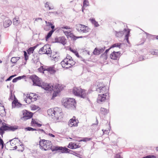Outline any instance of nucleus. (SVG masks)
<instances>
[{
    "mask_svg": "<svg viewBox=\"0 0 158 158\" xmlns=\"http://www.w3.org/2000/svg\"><path fill=\"white\" fill-rule=\"evenodd\" d=\"M82 37H83L82 36H78V37H77V36H74V40H76V39H77V38H82Z\"/></svg>",
    "mask_w": 158,
    "mask_h": 158,
    "instance_id": "nucleus-52",
    "label": "nucleus"
},
{
    "mask_svg": "<svg viewBox=\"0 0 158 158\" xmlns=\"http://www.w3.org/2000/svg\"><path fill=\"white\" fill-rule=\"evenodd\" d=\"M31 123L32 124H36V121L33 119H32Z\"/></svg>",
    "mask_w": 158,
    "mask_h": 158,
    "instance_id": "nucleus-55",
    "label": "nucleus"
},
{
    "mask_svg": "<svg viewBox=\"0 0 158 158\" xmlns=\"http://www.w3.org/2000/svg\"><path fill=\"white\" fill-rule=\"evenodd\" d=\"M89 2L88 0H83V7H86L89 5Z\"/></svg>",
    "mask_w": 158,
    "mask_h": 158,
    "instance_id": "nucleus-35",
    "label": "nucleus"
},
{
    "mask_svg": "<svg viewBox=\"0 0 158 158\" xmlns=\"http://www.w3.org/2000/svg\"><path fill=\"white\" fill-rule=\"evenodd\" d=\"M36 125L38 127H40L42 126V125L41 124L38 123H36Z\"/></svg>",
    "mask_w": 158,
    "mask_h": 158,
    "instance_id": "nucleus-60",
    "label": "nucleus"
},
{
    "mask_svg": "<svg viewBox=\"0 0 158 158\" xmlns=\"http://www.w3.org/2000/svg\"><path fill=\"white\" fill-rule=\"evenodd\" d=\"M23 116L21 117L20 119L23 121H25L29 119L32 117L33 114L32 113L26 110H23L22 111Z\"/></svg>",
    "mask_w": 158,
    "mask_h": 158,
    "instance_id": "nucleus-9",
    "label": "nucleus"
},
{
    "mask_svg": "<svg viewBox=\"0 0 158 158\" xmlns=\"http://www.w3.org/2000/svg\"><path fill=\"white\" fill-rule=\"evenodd\" d=\"M80 147L76 143H73L71 142L69 143V145L68 146V147L69 148L71 149H76L77 148H79Z\"/></svg>",
    "mask_w": 158,
    "mask_h": 158,
    "instance_id": "nucleus-19",
    "label": "nucleus"
},
{
    "mask_svg": "<svg viewBox=\"0 0 158 158\" xmlns=\"http://www.w3.org/2000/svg\"><path fill=\"white\" fill-rule=\"evenodd\" d=\"M1 148L2 149L4 147V143L1 144Z\"/></svg>",
    "mask_w": 158,
    "mask_h": 158,
    "instance_id": "nucleus-63",
    "label": "nucleus"
},
{
    "mask_svg": "<svg viewBox=\"0 0 158 158\" xmlns=\"http://www.w3.org/2000/svg\"><path fill=\"white\" fill-rule=\"evenodd\" d=\"M37 131H41L42 132H43L44 133H45V132L44 131L43 129H37Z\"/></svg>",
    "mask_w": 158,
    "mask_h": 158,
    "instance_id": "nucleus-54",
    "label": "nucleus"
},
{
    "mask_svg": "<svg viewBox=\"0 0 158 158\" xmlns=\"http://www.w3.org/2000/svg\"><path fill=\"white\" fill-rule=\"evenodd\" d=\"M31 95H32V101H35L37 100V96L35 94L31 93Z\"/></svg>",
    "mask_w": 158,
    "mask_h": 158,
    "instance_id": "nucleus-32",
    "label": "nucleus"
},
{
    "mask_svg": "<svg viewBox=\"0 0 158 158\" xmlns=\"http://www.w3.org/2000/svg\"><path fill=\"white\" fill-rule=\"evenodd\" d=\"M72 59V57L69 55H67L66 58H65L61 62V64L63 67H65V66L64 65L66 63H68V61L69 60Z\"/></svg>",
    "mask_w": 158,
    "mask_h": 158,
    "instance_id": "nucleus-16",
    "label": "nucleus"
},
{
    "mask_svg": "<svg viewBox=\"0 0 158 158\" xmlns=\"http://www.w3.org/2000/svg\"><path fill=\"white\" fill-rule=\"evenodd\" d=\"M39 44H37L35 46L30 48L27 50V52L29 55H30L31 53H32L35 49L38 46Z\"/></svg>",
    "mask_w": 158,
    "mask_h": 158,
    "instance_id": "nucleus-21",
    "label": "nucleus"
},
{
    "mask_svg": "<svg viewBox=\"0 0 158 158\" xmlns=\"http://www.w3.org/2000/svg\"><path fill=\"white\" fill-rule=\"evenodd\" d=\"M18 126H9L6 125H3L0 127V134L2 137L5 131H14L18 129Z\"/></svg>",
    "mask_w": 158,
    "mask_h": 158,
    "instance_id": "nucleus-4",
    "label": "nucleus"
},
{
    "mask_svg": "<svg viewBox=\"0 0 158 158\" xmlns=\"http://www.w3.org/2000/svg\"><path fill=\"white\" fill-rule=\"evenodd\" d=\"M33 82V85L41 87L46 90H52L53 86L51 84L42 82L40 78L38 77L36 75H33L30 77Z\"/></svg>",
    "mask_w": 158,
    "mask_h": 158,
    "instance_id": "nucleus-2",
    "label": "nucleus"
},
{
    "mask_svg": "<svg viewBox=\"0 0 158 158\" xmlns=\"http://www.w3.org/2000/svg\"><path fill=\"white\" fill-rule=\"evenodd\" d=\"M17 139V138H15L14 139H11L10 140V144L11 146H13L15 144V141L14 140V139Z\"/></svg>",
    "mask_w": 158,
    "mask_h": 158,
    "instance_id": "nucleus-42",
    "label": "nucleus"
},
{
    "mask_svg": "<svg viewBox=\"0 0 158 158\" xmlns=\"http://www.w3.org/2000/svg\"><path fill=\"white\" fill-rule=\"evenodd\" d=\"M78 123V120L76 119L75 116L71 119L68 122V125L69 127H72L73 126L76 127L77 126V124Z\"/></svg>",
    "mask_w": 158,
    "mask_h": 158,
    "instance_id": "nucleus-11",
    "label": "nucleus"
},
{
    "mask_svg": "<svg viewBox=\"0 0 158 158\" xmlns=\"http://www.w3.org/2000/svg\"><path fill=\"white\" fill-rule=\"evenodd\" d=\"M4 143L3 140L1 138H0V146Z\"/></svg>",
    "mask_w": 158,
    "mask_h": 158,
    "instance_id": "nucleus-51",
    "label": "nucleus"
},
{
    "mask_svg": "<svg viewBox=\"0 0 158 158\" xmlns=\"http://www.w3.org/2000/svg\"><path fill=\"white\" fill-rule=\"evenodd\" d=\"M24 55L25 58V60L26 61L28 59V56L27 55V52L24 51Z\"/></svg>",
    "mask_w": 158,
    "mask_h": 158,
    "instance_id": "nucleus-39",
    "label": "nucleus"
},
{
    "mask_svg": "<svg viewBox=\"0 0 158 158\" xmlns=\"http://www.w3.org/2000/svg\"><path fill=\"white\" fill-rule=\"evenodd\" d=\"M158 51L156 50H153L151 52V53L153 55H158Z\"/></svg>",
    "mask_w": 158,
    "mask_h": 158,
    "instance_id": "nucleus-37",
    "label": "nucleus"
},
{
    "mask_svg": "<svg viewBox=\"0 0 158 158\" xmlns=\"http://www.w3.org/2000/svg\"><path fill=\"white\" fill-rule=\"evenodd\" d=\"M107 95L105 94H99L98 98L97 99V101L98 103H100L102 102H104L106 98V97Z\"/></svg>",
    "mask_w": 158,
    "mask_h": 158,
    "instance_id": "nucleus-13",
    "label": "nucleus"
},
{
    "mask_svg": "<svg viewBox=\"0 0 158 158\" xmlns=\"http://www.w3.org/2000/svg\"><path fill=\"white\" fill-rule=\"evenodd\" d=\"M66 63V64H65L64 65V66H65V67L63 68L66 69H68L74 65L75 63V62L72 59L69 60L68 61V64L67 63Z\"/></svg>",
    "mask_w": 158,
    "mask_h": 158,
    "instance_id": "nucleus-17",
    "label": "nucleus"
},
{
    "mask_svg": "<svg viewBox=\"0 0 158 158\" xmlns=\"http://www.w3.org/2000/svg\"><path fill=\"white\" fill-rule=\"evenodd\" d=\"M53 32V30H51L48 32L45 37V39L46 40L51 36Z\"/></svg>",
    "mask_w": 158,
    "mask_h": 158,
    "instance_id": "nucleus-23",
    "label": "nucleus"
},
{
    "mask_svg": "<svg viewBox=\"0 0 158 158\" xmlns=\"http://www.w3.org/2000/svg\"><path fill=\"white\" fill-rule=\"evenodd\" d=\"M17 80L16 78H14L13 80H12V82L14 83H15V82H16L17 81Z\"/></svg>",
    "mask_w": 158,
    "mask_h": 158,
    "instance_id": "nucleus-57",
    "label": "nucleus"
},
{
    "mask_svg": "<svg viewBox=\"0 0 158 158\" xmlns=\"http://www.w3.org/2000/svg\"><path fill=\"white\" fill-rule=\"evenodd\" d=\"M73 93L75 95L83 98H85L87 95L86 90L82 89L79 87H74L73 90Z\"/></svg>",
    "mask_w": 158,
    "mask_h": 158,
    "instance_id": "nucleus-3",
    "label": "nucleus"
},
{
    "mask_svg": "<svg viewBox=\"0 0 158 158\" xmlns=\"http://www.w3.org/2000/svg\"><path fill=\"white\" fill-rule=\"evenodd\" d=\"M66 39L63 36L56 38L55 39V43H60L64 45L66 44Z\"/></svg>",
    "mask_w": 158,
    "mask_h": 158,
    "instance_id": "nucleus-12",
    "label": "nucleus"
},
{
    "mask_svg": "<svg viewBox=\"0 0 158 158\" xmlns=\"http://www.w3.org/2000/svg\"><path fill=\"white\" fill-rule=\"evenodd\" d=\"M45 23L48 26H51L52 25V23L51 22H48L47 21H45Z\"/></svg>",
    "mask_w": 158,
    "mask_h": 158,
    "instance_id": "nucleus-44",
    "label": "nucleus"
},
{
    "mask_svg": "<svg viewBox=\"0 0 158 158\" xmlns=\"http://www.w3.org/2000/svg\"><path fill=\"white\" fill-rule=\"evenodd\" d=\"M24 77H25V76H19L16 78L17 80H20L21 79H22Z\"/></svg>",
    "mask_w": 158,
    "mask_h": 158,
    "instance_id": "nucleus-45",
    "label": "nucleus"
},
{
    "mask_svg": "<svg viewBox=\"0 0 158 158\" xmlns=\"http://www.w3.org/2000/svg\"><path fill=\"white\" fill-rule=\"evenodd\" d=\"M110 49V48L109 49H106L104 53L102 54V55L106 57H107V54Z\"/></svg>",
    "mask_w": 158,
    "mask_h": 158,
    "instance_id": "nucleus-41",
    "label": "nucleus"
},
{
    "mask_svg": "<svg viewBox=\"0 0 158 158\" xmlns=\"http://www.w3.org/2000/svg\"><path fill=\"white\" fill-rule=\"evenodd\" d=\"M120 52H115L114 51L113 52L110 54V57L113 60H117L119 58Z\"/></svg>",
    "mask_w": 158,
    "mask_h": 158,
    "instance_id": "nucleus-14",
    "label": "nucleus"
},
{
    "mask_svg": "<svg viewBox=\"0 0 158 158\" xmlns=\"http://www.w3.org/2000/svg\"><path fill=\"white\" fill-rule=\"evenodd\" d=\"M0 107L2 110H0V114H2L3 115L6 114L5 109L4 106H1Z\"/></svg>",
    "mask_w": 158,
    "mask_h": 158,
    "instance_id": "nucleus-29",
    "label": "nucleus"
},
{
    "mask_svg": "<svg viewBox=\"0 0 158 158\" xmlns=\"http://www.w3.org/2000/svg\"><path fill=\"white\" fill-rule=\"evenodd\" d=\"M124 32H126V34L125 36V39L126 40H128V39L130 33V31L129 30H127L126 28H125L124 29Z\"/></svg>",
    "mask_w": 158,
    "mask_h": 158,
    "instance_id": "nucleus-27",
    "label": "nucleus"
},
{
    "mask_svg": "<svg viewBox=\"0 0 158 158\" xmlns=\"http://www.w3.org/2000/svg\"><path fill=\"white\" fill-rule=\"evenodd\" d=\"M85 139L86 140V141H89L92 139V138H90L85 137Z\"/></svg>",
    "mask_w": 158,
    "mask_h": 158,
    "instance_id": "nucleus-50",
    "label": "nucleus"
},
{
    "mask_svg": "<svg viewBox=\"0 0 158 158\" xmlns=\"http://www.w3.org/2000/svg\"><path fill=\"white\" fill-rule=\"evenodd\" d=\"M50 27L52 29L51 30H53V32H54V31H55V30L54 29L55 26L53 25L52 24V25H51L50 26Z\"/></svg>",
    "mask_w": 158,
    "mask_h": 158,
    "instance_id": "nucleus-47",
    "label": "nucleus"
},
{
    "mask_svg": "<svg viewBox=\"0 0 158 158\" xmlns=\"http://www.w3.org/2000/svg\"><path fill=\"white\" fill-rule=\"evenodd\" d=\"M12 108H19L21 107L22 104L19 102L17 100H14L12 103Z\"/></svg>",
    "mask_w": 158,
    "mask_h": 158,
    "instance_id": "nucleus-18",
    "label": "nucleus"
},
{
    "mask_svg": "<svg viewBox=\"0 0 158 158\" xmlns=\"http://www.w3.org/2000/svg\"><path fill=\"white\" fill-rule=\"evenodd\" d=\"M25 129L26 131H34L37 130V129L33 128L30 127H26L25 128Z\"/></svg>",
    "mask_w": 158,
    "mask_h": 158,
    "instance_id": "nucleus-34",
    "label": "nucleus"
},
{
    "mask_svg": "<svg viewBox=\"0 0 158 158\" xmlns=\"http://www.w3.org/2000/svg\"><path fill=\"white\" fill-rule=\"evenodd\" d=\"M100 110L101 114L105 115L108 113L107 110L104 108H101Z\"/></svg>",
    "mask_w": 158,
    "mask_h": 158,
    "instance_id": "nucleus-26",
    "label": "nucleus"
},
{
    "mask_svg": "<svg viewBox=\"0 0 158 158\" xmlns=\"http://www.w3.org/2000/svg\"><path fill=\"white\" fill-rule=\"evenodd\" d=\"M19 21L16 18H14L13 20V24L15 26H17L19 23Z\"/></svg>",
    "mask_w": 158,
    "mask_h": 158,
    "instance_id": "nucleus-30",
    "label": "nucleus"
},
{
    "mask_svg": "<svg viewBox=\"0 0 158 158\" xmlns=\"http://www.w3.org/2000/svg\"><path fill=\"white\" fill-rule=\"evenodd\" d=\"M76 30L81 33H86L89 31V27L82 24H77L76 25Z\"/></svg>",
    "mask_w": 158,
    "mask_h": 158,
    "instance_id": "nucleus-8",
    "label": "nucleus"
},
{
    "mask_svg": "<svg viewBox=\"0 0 158 158\" xmlns=\"http://www.w3.org/2000/svg\"><path fill=\"white\" fill-rule=\"evenodd\" d=\"M76 102L75 99L73 98H69L65 100L64 103V106L68 109L75 108Z\"/></svg>",
    "mask_w": 158,
    "mask_h": 158,
    "instance_id": "nucleus-5",
    "label": "nucleus"
},
{
    "mask_svg": "<svg viewBox=\"0 0 158 158\" xmlns=\"http://www.w3.org/2000/svg\"><path fill=\"white\" fill-rule=\"evenodd\" d=\"M62 28H64V29H69L70 28L69 27H68V26H64L63 27H62Z\"/></svg>",
    "mask_w": 158,
    "mask_h": 158,
    "instance_id": "nucleus-56",
    "label": "nucleus"
},
{
    "mask_svg": "<svg viewBox=\"0 0 158 158\" xmlns=\"http://www.w3.org/2000/svg\"><path fill=\"white\" fill-rule=\"evenodd\" d=\"M20 58V57H12L11 58L10 61L12 63L15 64Z\"/></svg>",
    "mask_w": 158,
    "mask_h": 158,
    "instance_id": "nucleus-22",
    "label": "nucleus"
},
{
    "mask_svg": "<svg viewBox=\"0 0 158 158\" xmlns=\"http://www.w3.org/2000/svg\"><path fill=\"white\" fill-rule=\"evenodd\" d=\"M26 97L27 99H29L32 101V95H31V93L30 94H27Z\"/></svg>",
    "mask_w": 158,
    "mask_h": 158,
    "instance_id": "nucleus-43",
    "label": "nucleus"
},
{
    "mask_svg": "<svg viewBox=\"0 0 158 158\" xmlns=\"http://www.w3.org/2000/svg\"><path fill=\"white\" fill-rule=\"evenodd\" d=\"M48 135L53 137H55V135H54L51 133H49Z\"/></svg>",
    "mask_w": 158,
    "mask_h": 158,
    "instance_id": "nucleus-59",
    "label": "nucleus"
},
{
    "mask_svg": "<svg viewBox=\"0 0 158 158\" xmlns=\"http://www.w3.org/2000/svg\"><path fill=\"white\" fill-rule=\"evenodd\" d=\"M91 22L93 24H94L95 26L96 27H98L99 26L98 22H96L94 19H92L91 20Z\"/></svg>",
    "mask_w": 158,
    "mask_h": 158,
    "instance_id": "nucleus-36",
    "label": "nucleus"
},
{
    "mask_svg": "<svg viewBox=\"0 0 158 158\" xmlns=\"http://www.w3.org/2000/svg\"><path fill=\"white\" fill-rule=\"evenodd\" d=\"M96 91L102 94H105L107 95L109 94L108 93L109 91V89L107 87L105 86H100L97 89Z\"/></svg>",
    "mask_w": 158,
    "mask_h": 158,
    "instance_id": "nucleus-10",
    "label": "nucleus"
},
{
    "mask_svg": "<svg viewBox=\"0 0 158 158\" xmlns=\"http://www.w3.org/2000/svg\"><path fill=\"white\" fill-rule=\"evenodd\" d=\"M52 85V86H53V89L51 91V90H48V91H52V90H53L54 91V93L53 94V95H52V99H53V98H55V97H56L57 95V94H58V90H57V92H55V88L54 87H53V86H52V85Z\"/></svg>",
    "mask_w": 158,
    "mask_h": 158,
    "instance_id": "nucleus-25",
    "label": "nucleus"
},
{
    "mask_svg": "<svg viewBox=\"0 0 158 158\" xmlns=\"http://www.w3.org/2000/svg\"><path fill=\"white\" fill-rule=\"evenodd\" d=\"M13 77V76H10V77H9L6 80V81H9Z\"/></svg>",
    "mask_w": 158,
    "mask_h": 158,
    "instance_id": "nucleus-46",
    "label": "nucleus"
},
{
    "mask_svg": "<svg viewBox=\"0 0 158 158\" xmlns=\"http://www.w3.org/2000/svg\"><path fill=\"white\" fill-rule=\"evenodd\" d=\"M40 148L45 151L51 149L52 151H61L62 153H69L71 150L66 148L56 146L54 148H52V144L51 141L45 139H41L39 142Z\"/></svg>",
    "mask_w": 158,
    "mask_h": 158,
    "instance_id": "nucleus-1",
    "label": "nucleus"
},
{
    "mask_svg": "<svg viewBox=\"0 0 158 158\" xmlns=\"http://www.w3.org/2000/svg\"><path fill=\"white\" fill-rule=\"evenodd\" d=\"M45 70L48 71L51 74H54L56 71L54 65L47 67L45 68Z\"/></svg>",
    "mask_w": 158,
    "mask_h": 158,
    "instance_id": "nucleus-15",
    "label": "nucleus"
},
{
    "mask_svg": "<svg viewBox=\"0 0 158 158\" xmlns=\"http://www.w3.org/2000/svg\"><path fill=\"white\" fill-rule=\"evenodd\" d=\"M75 55L78 57H79V55L78 52L77 51L75 53Z\"/></svg>",
    "mask_w": 158,
    "mask_h": 158,
    "instance_id": "nucleus-58",
    "label": "nucleus"
},
{
    "mask_svg": "<svg viewBox=\"0 0 158 158\" xmlns=\"http://www.w3.org/2000/svg\"><path fill=\"white\" fill-rule=\"evenodd\" d=\"M140 60L141 61L142 60H144V59L143 57H140Z\"/></svg>",
    "mask_w": 158,
    "mask_h": 158,
    "instance_id": "nucleus-62",
    "label": "nucleus"
},
{
    "mask_svg": "<svg viewBox=\"0 0 158 158\" xmlns=\"http://www.w3.org/2000/svg\"><path fill=\"white\" fill-rule=\"evenodd\" d=\"M105 48L106 47H104L103 48H98L100 54H101V53H102L105 49Z\"/></svg>",
    "mask_w": 158,
    "mask_h": 158,
    "instance_id": "nucleus-38",
    "label": "nucleus"
},
{
    "mask_svg": "<svg viewBox=\"0 0 158 158\" xmlns=\"http://www.w3.org/2000/svg\"><path fill=\"white\" fill-rule=\"evenodd\" d=\"M69 50L70 51L74 53V54L75 53V52H77L76 50H74L73 49L71 48H70Z\"/></svg>",
    "mask_w": 158,
    "mask_h": 158,
    "instance_id": "nucleus-48",
    "label": "nucleus"
},
{
    "mask_svg": "<svg viewBox=\"0 0 158 158\" xmlns=\"http://www.w3.org/2000/svg\"><path fill=\"white\" fill-rule=\"evenodd\" d=\"M115 158H123L121 157V156L118 154H117L116 156L115 157Z\"/></svg>",
    "mask_w": 158,
    "mask_h": 158,
    "instance_id": "nucleus-49",
    "label": "nucleus"
},
{
    "mask_svg": "<svg viewBox=\"0 0 158 158\" xmlns=\"http://www.w3.org/2000/svg\"><path fill=\"white\" fill-rule=\"evenodd\" d=\"M93 53L94 55H99L100 54L99 49L97 48H96L94 49Z\"/></svg>",
    "mask_w": 158,
    "mask_h": 158,
    "instance_id": "nucleus-28",
    "label": "nucleus"
},
{
    "mask_svg": "<svg viewBox=\"0 0 158 158\" xmlns=\"http://www.w3.org/2000/svg\"><path fill=\"white\" fill-rule=\"evenodd\" d=\"M81 141H82L83 142H86L85 139V138H83V139L81 140Z\"/></svg>",
    "mask_w": 158,
    "mask_h": 158,
    "instance_id": "nucleus-64",
    "label": "nucleus"
},
{
    "mask_svg": "<svg viewBox=\"0 0 158 158\" xmlns=\"http://www.w3.org/2000/svg\"><path fill=\"white\" fill-rule=\"evenodd\" d=\"M64 32L65 34L66 35H68L69 34V32L68 31H64Z\"/></svg>",
    "mask_w": 158,
    "mask_h": 158,
    "instance_id": "nucleus-61",
    "label": "nucleus"
},
{
    "mask_svg": "<svg viewBox=\"0 0 158 158\" xmlns=\"http://www.w3.org/2000/svg\"><path fill=\"white\" fill-rule=\"evenodd\" d=\"M39 52L40 54H51L52 52L50 45H45L40 49Z\"/></svg>",
    "mask_w": 158,
    "mask_h": 158,
    "instance_id": "nucleus-7",
    "label": "nucleus"
},
{
    "mask_svg": "<svg viewBox=\"0 0 158 158\" xmlns=\"http://www.w3.org/2000/svg\"><path fill=\"white\" fill-rule=\"evenodd\" d=\"M12 23V21L10 20L6 19L3 22V26L5 28L9 27Z\"/></svg>",
    "mask_w": 158,
    "mask_h": 158,
    "instance_id": "nucleus-20",
    "label": "nucleus"
},
{
    "mask_svg": "<svg viewBox=\"0 0 158 158\" xmlns=\"http://www.w3.org/2000/svg\"><path fill=\"white\" fill-rule=\"evenodd\" d=\"M124 32V30L123 31H121L119 32L115 31V35L117 37H121L123 35Z\"/></svg>",
    "mask_w": 158,
    "mask_h": 158,
    "instance_id": "nucleus-24",
    "label": "nucleus"
},
{
    "mask_svg": "<svg viewBox=\"0 0 158 158\" xmlns=\"http://www.w3.org/2000/svg\"><path fill=\"white\" fill-rule=\"evenodd\" d=\"M47 113L48 115L53 119L54 122H58V120L59 119V117L57 116L58 114H59L58 112H56L53 109H50L48 110Z\"/></svg>",
    "mask_w": 158,
    "mask_h": 158,
    "instance_id": "nucleus-6",
    "label": "nucleus"
},
{
    "mask_svg": "<svg viewBox=\"0 0 158 158\" xmlns=\"http://www.w3.org/2000/svg\"><path fill=\"white\" fill-rule=\"evenodd\" d=\"M121 44L120 43H115L113 44L110 47V48H112L117 47L120 48L121 46Z\"/></svg>",
    "mask_w": 158,
    "mask_h": 158,
    "instance_id": "nucleus-31",
    "label": "nucleus"
},
{
    "mask_svg": "<svg viewBox=\"0 0 158 158\" xmlns=\"http://www.w3.org/2000/svg\"><path fill=\"white\" fill-rule=\"evenodd\" d=\"M39 20H40L41 21L42 20V18H37L35 19V20L36 21H38Z\"/></svg>",
    "mask_w": 158,
    "mask_h": 158,
    "instance_id": "nucleus-53",
    "label": "nucleus"
},
{
    "mask_svg": "<svg viewBox=\"0 0 158 158\" xmlns=\"http://www.w3.org/2000/svg\"><path fill=\"white\" fill-rule=\"evenodd\" d=\"M45 7L46 8H48L49 10L53 9V6H50L49 5V3L48 2H46L45 4Z\"/></svg>",
    "mask_w": 158,
    "mask_h": 158,
    "instance_id": "nucleus-33",
    "label": "nucleus"
},
{
    "mask_svg": "<svg viewBox=\"0 0 158 158\" xmlns=\"http://www.w3.org/2000/svg\"><path fill=\"white\" fill-rule=\"evenodd\" d=\"M156 157L154 155H148L144 157L143 158H156Z\"/></svg>",
    "mask_w": 158,
    "mask_h": 158,
    "instance_id": "nucleus-40",
    "label": "nucleus"
}]
</instances>
